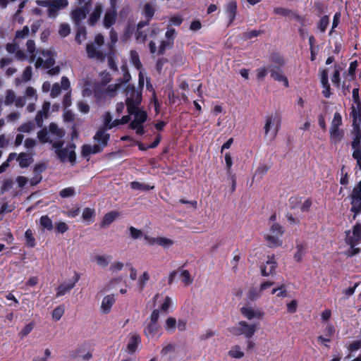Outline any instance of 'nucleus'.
<instances>
[{"instance_id":"nucleus-40","label":"nucleus","mask_w":361,"mask_h":361,"mask_svg":"<svg viewBox=\"0 0 361 361\" xmlns=\"http://www.w3.org/2000/svg\"><path fill=\"white\" fill-rule=\"evenodd\" d=\"M296 252L293 255V259L296 262H301L302 260L303 255L305 252V247L302 244L296 245Z\"/></svg>"},{"instance_id":"nucleus-43","label":"nucleus","mask_w":361,"mask_h":361,"mask_svg":"<svg viewBox=\"0 0 361 361\" xmlns=\"http://www.w3.org/2000/svg\"><path fill=\"white\" fill-rule=\"evenodd\" d=\"M264 32L263 30H251L242 33V39L244 40L252 39V38L258 37L259 35Z\"/></svg>"},{"instance_id":"nucleus-54","label":"nucleus","mask_w":361,"mask_h":361,"mask_svg":"<svg viewBox=\"0 0 361 361\" xmlns=\"http://www.w3.org/2000/svg\"><path fill=\"white\" fill-rule=\"evenodd\" d=\"M149 279V275L147 271H145L138 279L139 290L142 291L145 288L146 282Z\"/></svg>"},{"instance_id":"nucleus-46","label":"nucleus","mask_w":361,"mask_h":361,"mask_svg":"<svg viewBox=\"0 0 361 361\" xmlns=\"http://www.w3.org/2000/svg\"><path fill=\"white\" fill-rule=\"evenodd\" d=\"M358 66V63L357 60L353 61L348 67V75L349 78V80H354L355 78V71Z\"/></svg>"},{"instance_id":"nucleus-63","label":"nucleus","mask_w":361,"mask_h":361,"mask_svg":"<svg viewBox=\"0 0 361 361\" xmlns=\"http://www.w3.org/2000/svg\"><path fill=\"white\" fill-rule=\"evenodd\" d=\"M164 247H169L173 245V241L171 239L163 237L158 238V244Z\"/></svg>"},{"instance_id":"nucleus-60","label":"nucleus","mask_w":361,"mask_h":361,"mask_svg":"<svg viewBox=\"0 0 361 361\" xmlns=\"http://www.w3.org/2000/svg\"><path fill=\"white\" fill-rule=\"evenodd\" d=\"M69 147L71 149L68 152L67 159H68L70 163H71L72 164H74L75 163L76 157H77L76 153L75 152V145L74 144H72L69 146Z\"/></svg>"},{"instance_id":"nucleus-7","label":"nucleus","mask_w":361,"mask_h":361,"mask_svg":"<svg viewBox=\"0 0 361 361\" xmlns=\"http://www.w3.org/2000/svg\"><path fill=\"white\" fill-rule=\"evenodd\" d=\"M155 12L156 9L153 5L150 3L145 4L142 11V15L145 19L139 21L138 27H140L149 25L151 20L154 16Z\"/></svg>"},{"instance_id":"nucleus-23","label":"nucleus","mask_w":361,"mask_h":361,"mask_svg":"<svg viewBox=\"0 0 361 361\" xmlns=\"http://www.w3.org/2000/svg\"><path fill=\"white\" fill-rule=\"evenodd\" d=\"M46 168L47 166L45 164H37V165H35L34 168V173L36 177L32 179V185H37L38 183H39L42 180V177L41 173L46 170Z\"/></svg>"},{"instance_id":"nucleus-38","label":"nucleus","mask_w":361,"mask_h":361,"mask_svg":"<svg viewBox=\"0 0 361 361\" xmlns=\"http://www.w3.org/2000/svg\"><path fill=\"white\" fill-rule=\"evenodd\" d=\"M177 321L174 317H168L166 320L164 328L169 333H174Z\"/></svg>"},{"instance_id":"nucleus-12","label":"nucleus","mask_w":361,"mask_h":361,"mask_svg":"<svg viewBox=\"0 0 361 361\" xmlns=\"http://www.w3.org/2000/svg\"><path fill=\"white\" fill-rule=\"evenodd\" d=\"M117 16V12L115 8V5L112 4L111 7L106 11L103 19V25L109 28L114 25L116 18Z\"/></svg>"},{"instance_id":"nucleus-32","label":"nucleus","mask_w":361,"mask_h":361,"mask_svg":"<svg viewBox=\"0 0 361 361\" xmlns=\"http://www.w3.org/2000/svg\"><path fill=\"white\" fill-rule=\"evenodd\" d=\"M353 99L356 104L357 109L361 110V101L360 97V85L355 82V87L353 89Z\"/></svg>"},{"instance_id":"nucleus-34","label":"nucleus","mask_w":361,"mask_h":361,"mask_svg":"<svg viewBox=\"0 0 361 361\" xmlns=\"http://www.w3.org/2000/svg\"><path fill=\"white\" fill-rule=\"evenodd\" d=\"M95 216V211L93 208L85 207L82 214V219L85 221L92 222Z\"/></svg>"},{"instance_id":"nucleus-53","label":"nucleus","mask_w":361,"mask_h":361,"mask_svg":"<svg viewBox=\"0 0 361 361\" xmlns=\"http://www.w3.org/2000/svg\"><path fill=\"white\" fill-rule=\"evenodd\" d=\"M342 126V116L339 112L334 114V118L331 121L330 128H340Z\"/></svg>"},{"instance_id":"nucleus-20","label":"nucleus","mask_w":361,"mask_h":361,"mask_svg":"<svg viewBox=\"0 0 361 361\" xmlns=\"http://www.w3.org/2000/svg\"><path fill=\"white\" fill-rule=\"evenodd\" d=\"M103 11V6L101 4H97L94 11L90 14L88 19V23L90 25H96L97 20L100 18L101 14Z\"/></svg>"},{"instance_id":"nucleus-8","label":"nucleus","mask_w":361,"mask_h":361,"mask_svg":"<svg viewBox=\"0 0 361 361\" xmlns=\"http://www.w3.org/2000/svg\"><path fill=\"white\" fill-rule=\"evenodd\" d=\"M276 267L277 263L276 262L275 255H269L266 263L260 266L261 274L264 276V277H267V276L275 273Z\"/></svg>"},{"instance_id":"nucleus-48","label":"nucleus","mask_w":361,"mask_h":361,"mask_svg":"<svg viewBox=\"0 0 361 361\" xmlns=\"http://www.w3.org/2000/svg\"><path fill=\"white\" fill-rule=\"evenodd\" d=\"M59 195L61 198H68L73 197L75 191L73 187H66L60 191Z\"/></svg>"},{"instance_id":"nucleus-55","label":"nucleus","mask_w":361,"mask_h":361,"mask_svg":"<svg viewBox=\"0 0 361 361\" xmlns=\"http://www.w3.org/2000/svg\"><path fill=\"white\" fill-rule=\"evenodd\" d=\"M64 313V308L62 306H58L52 312V318L55 321L60 320Z\"/></svg>"},{"instance_id":"nucleus-30","label":"nucleus","mask_w":361,"mask_h":361,"mask_svg":"<svg viewBox=\"0 0 361 361\" xmlns=\"http://www.w3.org/2000/svg\"><path fill=\"white\" fill-rule=\"evenodd\" d=\"M25 45L27 47V51L30 54H31L30 61H33L36 59V51H37V48H36V44H35V40L31 39L27 40Z\"/></svg>"},{"instance_id":"nucleus-15","label":"nucleus","mask_w":361,"mask_h":361,"mask_svg":"<svg viewBox=\"0 0 361 361\" xmlns=\"http://www.w3.org/2000/svg\"><path fill=\"white\" fill-rule=\"evenodd\" d=\"M237 4L235 1H231L226 6L225 12L228 18V26L233 24L237 13Z\"/></svg>"},{"instance_id":"nucleus-19","label":"nucleus","mask_w":361,"mask_h":361,"mask_svg":"<svg viewBox=\"0 0 361 361\" xmlns=\"http://www.w3.org/2000/svg\"><path fill=\"white\" fill-rule=\"evenodd\" d=\"M86 52L90 59H97L99 60H103L104 59L103 52L97 50V48L93 44H87Z\"/></svg>"},{"instance_id":"nucleus-49","label":"nucleus","mask_w":361,"mask_h":361,"mask_svg":"<svg viewBox=\"0 0 361 361\" xmlns=\"http://www.w3.org/2000/svg\"><path fill=\"white\" fill-rule=\"evenodd\" d=\"M173 44L174 42H171V41L169 40H162L159 47L157 54L159 55H163L165 53L166 49L172 47Z\"/></svg>"},{"instance_id":"nucleus-36","label":"nucleus","mask_w":361,"mask_h":361,"mask_svg":"<svg viewBox=\"0 0 361 361\" xmlns=\"http://www.w3.org/2000/svg\"><path fill=\"white\" fill-rule=\"evenodd\" d=\"M270 60L271 63L277 65L276 67L281 68L285 65V61L283 56H281V54L279 53L271 54L270 56Z\"/></svg>"},{"instance_id":"nucleus-14","label":"nucleus","mask_w":361,"mask_h":361,"mask_svg":"<svg viewBox=\"0 0 361 361\" xmlns=\"http://www.w3.org/2000/svg\"><path fill=\"white\" fill-rule=\"evenodd\" d=\"M321 83L323 87L322 94L324 97L330 98L331 95V85L329 82V73L326 69L321 72Z\"/></svg>"},{"instance_id":"nucleus-41","label":"nucleus","mask_w":361,"mask_h":361,"mask_svg":"<svg viewBox=\"0 0 361 361\" xmlns=\"http://www.w3.org/2000/svg\"><path fill=\"white\" fill-rule=\"evenodd\" d=\"M265 239L271 247H276L282 244V241L279 238V236H276V234L267 235Z\"/></svg>"},{"instance_id":"nucleus-3","label":"nucleus","mask_w":361,"mask_h":361,"mask_svg":"<svg viewBox=\"0 0 361 361\" xmlns=\"http://www.w3.org/2000/svg\"><path fill=\"white\" fill-rule=\"evenodd\" d=\"M257 331V324H250L246 321H240L236 325L228 328L230 334L234 336L244 335L246 339L252 338Z\"/></svg>"},{"instance_id":"nucleus-59","label":"nucleus","mask_w":361,"mask_h":361,"mask_svg":"<svg viewBox=\"0 0 361 361\" xmlns=\"http://www.w3.org/2000/svg\"><path fill=\"white\" fill-rule=\"evenodd\" d=\"M274 13L277 15H281L283 17L289 16L293 12L292 11L283 8V7H275L274 9Z\"/></svg>"},{"instance_id":"nucleus-29","label":"nucleus","mask_w":361,"mask_h":361,"mask_svg":"<svg viewBox=\"0 0 361 361\" xmlns=\"http://www.w3.org/2000/svg\"><path fill=\"white\" fill-rule=\"evenodd\" d=\"M19 166L21 168H25L30 166L32 161V159L30 155L25 152H20L18 154Z\"/></svg>"},{"instance_id":"nucleus-27","label":"nucleus","mask_w":361,"mask_h":361,"mask_svg":"<svg viewBox=\"0 0 361 361\" xmlns=\"http://www.w3.org/2000/svg\"><path fill=\"white\" fill-rule=\"evenodd\" d=\"M350 212L353 213V219L355 220L361 213V200L350 199Z\"/></svg>"},{"instance_id":"nucleus-11","label":"nucleus","mask_w":361,"mask_h":361,"mask_svg":"<svg viewBox=\"0 0 361 361\" xmlns=\"http://www.w3.org/2000/svg\"><path fill=\"white\" fill-rule=\"evenodd\" d=\"M240 312L246 319L251 320L252 319H262L264 313L262 311L255 310L252 307H241Z\"/></svg>"},{"instance_id":"nucleus-21","label":"nucleus","mask_w":361,"mask_h":361,"mask_svg":"<svg viewBox=\"0 0 361 361\" xmlns=\"http://www.w3.org/2000/svg\"><path fill=\"white\" fill-rule=\"evenodd\" d=\"M344 136L343 130L340 128H330V140L332 144H338Z\"/></svg>"},{"instance_id":"nucleus-37","label":"nucleus","mask_w":361,"mask_h":361,"mask_svg":"<svg viewBox=\"0 0 361 361\" xmlns=\"http://www.w3.org/2000/svg\"><path fill=\"white\" fill-rule=\"evenodd\" d=\"M144 27H139V23L137 25V29L135 32V39L142 44H144L147 39V34L146 32L142 30Z\"/></svg>"},{"instance_id":"nucleus-64","label":"nucleus","mask_w":361,"mask_h":361,"mask_svg":"<svg viewBox=\"0 0 361 361\" xmlns=\"http://www.w3.org/2000/svg\"><path fill=\"white\" fill-rule=\"evenodd\" d=\"M35 125L32 121L22 124L18 128V131L23 133H30L33 129Z\"/></svg>"},{"instance_id":"nucleus-31","label":"nucleus","mask_w":361,"mask_h":361,"mask_svg":"<svg viewBox=\"0 0 361 361\" xmlns=\"http://www.w3.org/2000/svg\"><path fill=\"white\" fill-rule=\"evenodd\" d=\"M39 224L49 231H52L54 228L53 221L47 214L40 217Z\"/></svg>"},{"instance_id":"nucleus-17","label":"nucleus","mask_w":361,"mask_h":361,"mask_svg":"<svg viewBox=\"0 0 361 361\" xmlns=\"http://www.w3.org/2000/svg\"><path fill=\"white\" fill-rule=\"evenodd\" d=\"M116 302V298L114 294H109L105 296L102 299L101 310L104 314H108L110 312L111 309L113 305Z\"/></svg>"},{"instance_id":"nucleus-58","label":"nucleus","mask_w":361,"mask_h":361,"mask_svg":"<svg viewBox=\"0 0 361 361\" xmlns=\"http://www.w3.org/2000/svg\"><path fill=\"white\" fill-rule=\"evenodd\" d=\"M352 114H353V125L359 124V126H360V123H361V110L357 109H355V108L353 106V107Z\"/></svg>"},{"instance_id":"nucleus-5","label":"nucleus","mask_w":361,"mask_h":361,"mask_svg":"<svg viewBox=\"0 0 361 361\" xmlns=\"http://www.w3.org/2000/svg\"><path fill=\"white\" fill-rule=\"evenodd\" d=\"M82 4V6L77 7L75 9L73 10L71 13L72 20L77 25H80L81 21L85 19L91 11L92 0L85 1Z\"/></svg>"},{"instance_id":"nucleus-51","label":"nucleus","mask_w":361,"mask_h":361,"mask_svg":"<svg viewBox=\"0 0 361 361\" xmlns=\"http://www.w3.org/2000/svg\"><path fill=\"white\" fill-rule=\"evenodd\" d=\"M128 231L130 232V235L133 240L144 237L143 232L141 230H139V228H137L133 226L128 228Z\"/></svg>"},{"instance_id":"nucleus-2","label":"nucleus","mask_w":361,"mask_h":361,"mask_svg":"<svg viewBox=\"0 0 361 361\" xmlns=\"http://www.w3.org/2000/svg\"><path fill=\"white\" fill-rule=\"evenodd\" d=\"M126 105L128 114H132L133 110L136 106H139L142 100V93L141 90H137L133 85L126 86Z\"/></svg>"},{"instance_id":"nucleus-16","label":"nucleus","mask_w":361,"mask_h":361,"mask_svg":"<svg viewBox=\"0 0 361 361\" xmlns=\"http://www.w3.org/2000/svg\"><path fill=\"white\" fill-rule=\"evenodd\" d=\"M141 343V338L138 334H133L130 335L127 344V350L129 353H134Z\"/></svg>"},{"instance_id":"nucleus-57","label":"nucleus","mask_w":361,"mask_h":361,"mask_svg":"<svg viewBox=\"0 0 361 361\" xmlns=\"http://www.w3.org/2000/svg\"><path fill=\"white\" fill-rule=\"evenodd\" d=\"M71 32V27L67 23H62L60 25V28L59 30V35L63 37H66Z\"/></svg>"},{"instance_id":"nucleus-25","label":"nucleus","mask_w":361,"mask_h":361,"mask_svg":"<svg viewBox=\"0 0 361 361\" xmlns=\"http://www.w3.org/2000/svg\"><path fill=\"white\" fill-rule=\"evenodd\" d=\"M133 114L134 118L137 120L140 123L143 125L144 122L147 121V114L144 110L140 109L139 106H136L135 109L133 110L131 114Z\"/></svg>"},{"instance_id":"nucleus-42","label":"nucleus","mask_w":361,"mask_h":361,"mask_svg":"<svg viewBox=\"0 0 361 361\" xmlns=\"http://www.w3.org/2000/svg\"><path fill=\"white\" fill-rule=\"evenodd\" d=\"M37 138L42 144L51 143V140L49 138V134L47 128H43L37 133Z\"/></svg>"},{"instance_id":"nucleus-13","label":"nucleus","mask_w":361,"mask_h":361,"mask_svg":"<svg viewBox=\"0 0 361 361\" xmlns=\"http://www.w3.org/2000/svg\"><path fill=\"white\" fill-rule=\"evenodd\" d=\"M106 128L100 127L93 137L99 145L104 147L108 145L110 138L109 133H106Z\"/></svg>"},{"instance_id":"nucleus-52","label":"nucleus","mask_w":361,"mask_h":361,"mask_svg":"<svg viewBox=\"0 0 361 361\" xmlns=\"http://www.w3.org/2000/svg\"><path fill=\"white\" fill-rule=\"evenodd\" d=\"M350 198L353 200H361V180L358 182L356 186L354 187Z\"/></svg>"},{"instance_id":"nucleus-45","label":"nucleus","mask_w":361,"mask_h":361,"mask_svg":"<svg viewBox=\"0 0 361 361\" xmlns=\"http://www.w3.org/2000/svg\"><path fill=\"white\" fill-rule=\"evenodd\" d=\"M30 28L27 25H24L21 30L16 31L14 40L18 39H25L29 36Z\"/></svg>"},{"instance_id":"nucleus-28","label":"nucleus","mask_w":361,"mask_h":361,"mask_svg":"<svg viewBox=\"0 0 361 361\" xmlns=\"http://www.w3.org/2000/svg\"><path fill=\"white\" fill-rule=\"evenodd\" d=\"M130 187L133 190H141V191H149L153 190L154 186L149 185L147 184L141 183V182L133 180L130 182Z\"/></svg>"},{"instance_id":"nucleus-26","label":"nucleus","mask_w":361,"mask_h":361,"mask_svg":"<svg viewBox=\"0 0 361 361\" xmlns=\"http://www.w3.org/2000/svg\"><path fill=\"white\" fill-rule=\"evenodd\" d=\"M24 238L25 240V245L28 247H34L36 246V239L33 235L31 228H27L24 233Z\"/></svg>"},{"instance_id":"nucleus-9","label":"nucleus","mask_w":361,"mask_h":361,"mask_svg":"<svg viewBox=\"0 0 361 361\" xmlns=\"http://www.w3.org/2000/svg\"><path fill=\"white\" fill-rule=\"evenodd\" d=\"M268 69L269 71L270 77L271 78L276 81H278L279 82H282L286 87H288V79L286 76L284 75L281 68L269 66Z\"/></svg>"},{"instance_id":"nucleus-1","label":"nucleus","mask_w":361,"mask_h":361,"mask_svg":"<svg viewBox=\"0 0 361 361\" xmlns=\"http://www.w3.org/2000/svg\"><path fill=\"white\" fill-rule=\"evenodd\" d=\"M345 243L349 246L348 250H347V255L352 257V256L360 253V247H356V245L360 244L361 241V224H355L353 226L352 231H345Z\"/></svg>"},{"instance_id":"nucleus-24","label":"nucleus","mask_w":361,"mask_h":361,"mask_svg":"<svg viewBox=\"0 0 361 361\" xmlns=\"http://www.w3.org/2000/svg\"><path fill=\"white\" fill-rule=\"evenodd\" d=\"M119 213L117 212H109L105 214L103 216L102 221L101 224L102 227H106L114 223L116 218L118 217Z\"/></svg>"},{"instance_id":"nucleus-61","label":"nucleus","mask_w":361,"mask_h":361,"mask_svg":"<svg viewBox=\"0 0 361 361\" xmlns=\"http://www.w3.org/2000/svg\"><path fill=\"white\" fill-rule=\"evenodd\" d=\"M225 162H226V171L228 175L231 173V168L233 166V160L231 158V155L229 152H226L225 154Z\"/></svg>"},{"instance_id":"nucleus-4","label":"nucleus","mask_w":361,"mask_h":361,"mask_svg":"<svg viewBox=\"0 0 361 361\" xmlns=\"http://www.w3.org/2000/svg\"><path fill=\"white\" fill-rule=\"evenodd\" d=\"M353 133L354 135L351 147L353 149V157L357 161V166L361 170V130L359 124H354Z\"/></svg>"},{"instance_id":"nucleus-10","label":"nucleus","mask_w":361,"mask_h":361,"mask_svg":"<svg viewBox=\"0 0 361 361\" xmlns=\"http://www.w3.org/2000/svg\"><path fill=\"white\" fill-rule=\"evenodd\" d=\"M67 0H49V5L48 7V16L51 18H55L59 10L68 6Z\"/></svg>"},{"instance_id":"nucleus-22","label":"nucleus","mask_w":361,"mask_h":361,"mask_svg":"<svg viewBox=\"0 0 361 361\" xmlns=\"http://www.w3.org/2000/svg\"><path fill=\"white\" fill-rule=\"evenodd\" d=\"M40 54L47 58L44 60V68H49L56 64V59L52 51L49 50H41Z\"/></svg>"},{"instance_id":"nucleus-6","label":"nucleus","mask_w":361,"mask_h":361,"mask_svg":"<svg viewBox=\"0 0 361 361\" xmlns=\"http://www.w3.org/2000/svg\"><path fill=\"white\" fill-rule=\"evenodd\" d=\"M80 281V274L78 272L75 271L71 279V281L67 283V282H63L60 286L56 288V297L59 298L61 295H64L66 293L70 292L75 286L77 282Z\"/></svg>"},{"instance_id":"nucleus-18","label":"nucleus","mask_w":361,"mask_h":361,"mask_svg":"<svg viewBox=\"0 0 361 361\" xmlns=\"http://www.w3.org/2000/svg\"><path fill=\"white\" fill-rule=\"evenodd\" d=\"M160 329L159 324L152 323L149 322L147 326L145 327L144 334L147 338H154L158 335Z\"/></svg>"},{"instance_id":"nucleus-47","label":"nucleus","mask_w":361,"mask_h":361,"mask_svg":"<svg viewBox=\"0 0 361 361\" xmlns=\"http://www.w3.org/2000/svg\"><path fill=\"white\" fill-rule=\"evenodd\" d=\"M260 289L258 290L256 287H252L250 289L247 293V298L251 301L256 300L260 297Z\"/></svg>"},{"instance_id":"nucleus-44","label":"nucleus","mask_w":361,"mask_h":361,"mask_svg":"<svg viewBox=\"0 0 361 361\" xmlns=\"http://www.w3.org/2000/svg\"><path fill=\"white\" fill-rule=\"evenodd\" d=\"M130 59L131 62L133 64V66L135 67L137 70H140L142 65L140 62V60L139 59L138 53L136 51H130Z\"/></svg>"},{"instance_id":"nucleus-35","label":"nucleus","mask_w":361,"mask_h":361,"mask_svg":"<svg viewBox=\"0 0 361 361\" xmlns=\"http://www.w3.org/2000/svg\"><path fill=\"white\" fill-rule=\"evenodd\" d=\"M228 355L235 359H240L244 357L245 353L241 351L240 345H234L228 352Z\"/></svg>"},{"instance_id":"nucleus-62","label":"nucleus","mask_w":361,"mask_h":361,"mask_svg":"<svg viewBox=\"0 0 361 361\" xmlns=\"http://www.w3.org/2000/svg\"><path fill=\"white\" fill-rule=\"evenodd\" d=\"M360 348H361V339L353 341L347 347L348 350L350 353H353V352L359 350V349H360Z\"/></svg>"},{"instance_id":"nucleus-56","label":"nucleus","mask_w":361,"mask_h":361,"mask_svg":"<svg viewBox=\"0 0 361 361\" xmlns=\"http://www.w3.org/2000/svg\"><path fill=\"white\" fill-rule=\"evenodd\" d=\"M329 24V18L327 16H323L318 23V28L322 32H324Z\"/></svg>"},{"instance_id":"nucleus-50","label":"nucleus","mask_w":361,"mask_h":361,"mask_svg":"<svg viewBox=\"0 0 361 361\" xmlns=\"http://www.w3.org/2000/svg\"><path fill=\"white\" fill-rule=\"evenodd\" d=\"M331 82L336 87H339L341 86V74L340 69L338 66H335V71L331 77Z\"/></svg>"},{"instance_id":"nucleus-39","label":"nucleus","mask_w":361,"mask_h":361,"mask_svg":"<svg viewBox=\"0 0 361 361\" xmlns=\"http://www.w3.org/2000/svg\"><path fill=\"white\" fill-rule=\"evenodd\" d=\"M49 131L53 134H55L59 138L64 137L65 133L61 128H60L58 125L55 123H51L49 125Z\"/></svg>"},{"instance_id":"nucleus-33","label":"nucleus","mask_w":361,"mask_h":361,"mask_svg":"<svg viewBox=\"0 0 361 361\" xmlns=\"http://www.w3.org/2000/svg\"><path fill=\"white\" fill-rule=\"evenodd\" d=\"M87 32L85 26L78 25L75 40L78 44H82V41L86 39Z\"/></svg>"}]
</instances>
